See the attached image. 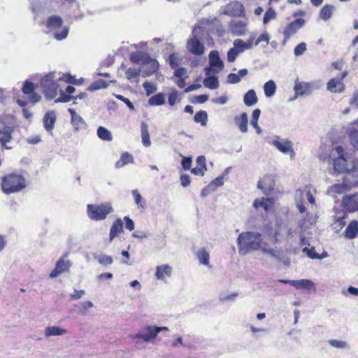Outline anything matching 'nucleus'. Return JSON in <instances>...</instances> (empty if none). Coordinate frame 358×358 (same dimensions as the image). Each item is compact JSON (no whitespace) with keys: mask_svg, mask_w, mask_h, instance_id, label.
I'll use <instances>...</instances> for the list:
<instances>
[{"mask_svg":"<svg viewBox=\"0 0 358 358\" xmlns=\"http://www.w3.org/2000/svg\"><path fill=\"white\" fill-rule=\"evenodd\" d=\"M277 235L271 228L262 233L242 232L237 238L238 252L241 255H245L252 251L260 250L264 254L280 259L279 252L275 248L270 247V245H275L278 242Z\"/></svg>","mask_w":358,"mask_h":358,"instance_id":"1","label":"nucleus"},{"mask_svg":"<svg viewBox=\"0 0 358 358\" xmlns=\"http://www.w3.org/2000/svg\"><path fill=\"white\" fill-rule=\"evenodd\" d=\"M329 163L333 166V170L330 173H348L355 169L354 161L348 157L343 147L337 145L334 148L328 157Z\"/></svg>","mask_w":358,"mask_h":358,"instance_id":"2","label":"nucleus"},{"mask_svg":"<svg viewBox=\"0 0 358 358\" xmlns=\"http://www.w3.org/2000/svg\"><path fill=\"white\" fill-rule=\"evenodd\" d=\"M1 186L3 192L7 194L17 192L25 187V180L20 175L10 174L3 178Z\"/></svg>","mask_w":358,"mask_h":358,"instance_id":"3","label":"nucleus"},{"mask_svg":"<svg viewBox=\"0 0 358 358\" xmlns=\"http://www.w3.org/2000/svg\"><path fill=\"white\" fill-rule=\"evenodd\" d=\"M204 29L201 27H196L192 31V36L187 42V49L194 55L201 56L204 53L205 47L203 43L199 38L202 35Z\"/></svg>","mask_w":358,"mask_h":358,"instance_id":"4","label":"nucleus"},{"mask_svg":"<svg viewBox=\"0 0 358 358\" xmlns=\"http://www.w3.org/2000/svg\"><path fill=\"white\" fill-rule=\"evenodd\" d=\"M88 217L95 221L105 220L107 215L113 211L110 203L100 205L88 204L87 206Z\"/></svg>","mask_w":358,"mask_h":358,"instance_id":"5","label":"nucleus"},{"mask_svg":"<svg viewBox=\"0 0 358 358\" xmlns=\"http://www.w3.org/2000/svg\"><path fill=\"white\" fill-rule=\"evenodd\" d=\"M357 185L358 180L357 178L352 176H345L342 183L334 184L329 187L327 189V194L333 197H336L338 194H343Z\"/></svg>","mask_w":358,"mask_h":358,"instance_id":"6","label":"nucleus"},{"mask_svg":"<svg viewBox=\"0 0 358 358\" xmlns=\"http://www.w3.org/2000/svg\"><path fill=\"white\" fill-rule=\"evenodd\" d=\"M41 85L47 99H52L57 94L58 85L54 81V73H50L41 78Z\"/></svg>","mask_w":358,"mask_h":358,"instance_id":"7","label":"nucleus"},{"mask_svg":"<svg viewBox=\"0 0 358 358\" xmlns=\"http://www.w3.org/2000/svg\"><path fill=\"white\" fill-rule=\"evenodd\" d=\"M210 67H206L204 71L206 76H210L213 73H218L224 68L223 62L220 59L219 53L216 50H213L209 54Z\"/></svg>","mask_w":358,"mask_h":358,"instance_id":"8","label":"nucleus"},{"mask_svg":"<svg viewBox=\"0 0 358 358\" xmlns=\"http://www.w3.org/2000/svg\"><path fill=\"white\" fill-rule=\"evenodd\" d=\"M305 24V20L302 18H298L287 24L283 30L284 39L283 44H285L291 36L294 35Z\"/></svg>","mask_w":358,"mask_h":358,"instance_id":"9","label":"nucleus"},{"mask_svg":"<svg viewBox=\"0 0 358 358\" xmlns=\"http://www.w3.org/2000/svg\"><path fill=\"white\" fill-rule=\"evenodd\" d=\"M271 144L283 154H290L291 159L295 156V152L293 149V143L289 139H280L279 136L273 140Z\"/></svg>","mask_w":358,"mask_h":358,"instance_id":"10","label":"nucleus"},{"mask_svg":"<svg viewBox=\"0 0 358 358\" xmlns=\"http://www.w3.org/2000/svg\"><path fill=\"white\" fill-rule=\"evenodd\" d=\"M145 333L138 332L134 335L131 336L133 339H141L145 343L152 342L157 336L158 331L157 326L148 325L145 327Z\"/></svg>","mask_w":358,"mask_h":358,"instance_id":"11","label":"nucleus"},{"mask_svg":"<svg viewBox=\"0 0 358 358\" xmlns=\"http://www.w3.org/2000/svg\"><path fill=\"white\" fill-rule=\"evenodd\" d=\"M244 11L245 9L243 4L238 1L231 2L226 6L222 8V13L229 16H243Z\"/></svg>","mask_w":358,"mask_h":358,"instance_id":"12","label":"nucleus"},{"mask_svg":"<svg viewBox=\"0 0 358 358\" xmlns=\"http://www.w3.org/2000/svg\"><path fill=\"white\" fill-rule=\"evenodd\" d=\"M71 266L72 262L70 260L61 258L57 262L55 269L50 273V277L54 278L63 273L68 272Z\"/></svg>","mask_w":358,"mask_h":358,"instance_id":"13","label":"nucleus"},{"mask_svg":"<svg viewBox=\"0 0 358 358\" xmlns=\"http://www.w3.org/2000/svg\"><path fill=\"white\" fill-rule=\"evenodd\" d=\"M142 76L149 77L156 73L159 69V63L156 59H152L150 57L143 64Z\"/></svg>","mask_w":358,"mask_h":358,"instance_id":"14","label":"nucleus"},{"mask_svg":"<svg viewBox=\"0 0 358 358\" xmlns=\"http://www.w3.org/2000/svg\"><path fill=\"white\" fill-rule=\"evenodd\" d=\"M342 204L349 212L358 211V193L344 196Z\"/></svg>","mask_w":358,"mask_h":358,"instance_id":"15","label":"nucleus"},{"mask_svg":"<svg viewBox=\"0 0 358 358\" xmlns=\"http://www.w3.org/2000/svg\"><path fill=\"white\" fill-rule=\"evenodd\" d=\"M13 131L14 128L11 126H5L2 129H0V134L1 135L0 136V143L1 145L6 150H10L12 148L6 145V143L11 141Z\"/></svg>","mask_w":358,"mask_h":358,"instance_id":"16","label":"nucleus"},{"mask_svg":"<svg viewBox=\"0 0 358 358\" xmlns=\"http://www.w3.org/2000/svg\"><path fill=\"white\" fill-rule=\"evenodd\" d=\"M313 83H296L294 87L296 94L294 99L298 96L310 95L313 92Z\"/></svg>","mask_w":358,"mask_h":358,"instance_id":"17","label":"nucleus"},{"mask_svg":"<svg viewBox=\"0 0 358 358\" xmlns=\"http://www.w3.org/2000/svg\"><path fill=\"white\" fill-rule=\"evenodd\" d=\"M327 88L333 93H341L345 90V85L338 78H332L327 83Z\"/></svg>","mask_w":358,"mask_h":358,"instance_id":"18","label":"nucleus"},{"mask_svg":"<svg viewBox=\"0 0 358 358\" xmlns=\"http://www.w3.org/2000/svg\"><path fill=\"white\" fill-rule=\"evenodd\" d=\"M56 122V114L53 110L47 112L43 117V124L45 129L51 132L54 129V126Z\"/></svg>","mask_w":358,"mask_h":358,"instance_id":"19","label":"nucleus"},{"mask_svg":"<svg viewBox=\"0 0 358 358\" xmlns=\"http://www.w3.org/2000/svg\"><path fill=\"white\" fill-rule=\"evenodd\" d=\"M71 117V124L76 131L82 129L85 125V120L79 115L74 109L69 108Z\"/></svg>","mask_w":358,"mask_h":358,"instance_id":"20","label":"nucleus"},{"mask_svg":"<svg viewBox=\"0 0 358 358\" xmlns=\"http://www.w3.org/2000/svg\"><path fill=\"white\" fill-rule=\"evenodd\" d=\"M123 232V222L121 219L116 220L111 226L109 234V243L120 233Z\"/></svg>","mask_w":358,"mask_h":358,"instance_id":"21","label":"nucleus"},{"mask_svg":"<svg viewBox=\"0 0 358 358\" xmlns=\"http://www.w3.org/2000/svg\"><path fill=\"white\" fill-rule=\"evenodd\" d=\"M234 122L242 133L248 131V117L246 113H241L234 117Z\"/></svg>","mask_w":358,"mask_h":358,"instance_id":"22","label":"nucleus"},{"mask_svg":"<svg viewBox=\"0 0 358 358\" xmlns=\"http://www.w3.org/2000/svg\"><path fill=\"white\" fill-rule=\"evenodd\" d=\"M245 22L242 20H233L230 22L229 27L234 34L241 36L245 33Z\"/></svg>","mask_w":358,"mask_h":358,"instance_id":"23","label":"nucleus"},{"mask_svg":"<svg viewBox=\"0 0 358 358\" xmlns=\"http://www.w3.org/2000/svg\"><path fill=\"white\" fill-rule=\"evenodd\" d=\"M358 236V222L353 220L350 222L345 231V236L348 239H354Z\"/></svg>","mask_w":358,"mask_h":358,"instance_id":"24","label":"nucleus"},{"mask_svg":"<svg viewBox=\"0 0 358 358\" xmlns=\"http://www.w3.org/2000/svg\"><path fill=\"white\" fill-rule=\"evenodd\" d=\"M248 71L246 69H243L238 71V73H231L227 76V82L230 84H236L241 81V78L246 76Z\"/></svg>","mask_w":358,"mask_h":358,"instance_id":"25","label":"nucleus"},{"mask_svg":"<svg viewBox=\"0 0 358 358\" xmlns=\"http://www.w3.org/2000/svg\"><path fill=\"white\" fill-rule=\"evenodd\" d=\"M253 39L250 38L247 41H243L241 39H236L234 41V48L238 51L239 53L250 49L252 47Z\"/></svg>","mask_w":358,"mask_h":358,"instance_id":"26","label":"nucleus"},{"mask_svg":"<svg viewBox=\"0 0 358 358\" xmlns=\"http://www.w3.org/2000/svg\"><path fill=\"white\" fill-rule=\"evenodd\" d=\"M172 272V268L168 265L164 264L157 266L155 275L159 280H164V275L170 276Z\"/></svg>","mask_w":358,"mask_h":358,"instance_id":"27","label":"nucleus"},{"mask_svg":"<svg viewBox=\"0 0 358 358\" xmlns=\"http://www.w3.org/2000/svg\"><path fill=\"white\" fill-rule=\"evenodd\" d=\"M292 286H294L296 289H315V283L310 280L308 279L294 280Z\"/></svg>","mask_w":358,"mask_h":358,"instance_id":"28","label":"nucleus"},{"mask_svg":"<svg viewBox=\"0 0 358 358\" xmlns=\"http://www.w3.org/2000/svg\"><path fill=\"white\" fill-rule=\"evenodd\" d=\"M62 24V19L57 15H52L48 17L46 27L50 30H55L59 28Z\"/></svg>","mask_w":358,"mask_h":358,"instance_id":"29","label":"nucleus"},{"mask_svg":"<svg viewBox=\"0 0 358 358\" xmlns=\"http://www.w3.org/2000/svg\"><path fill=\"white\" fill-rule=\"evenodd\" d=\"M66 333V330L57 326H51L46 327L45 329V337L53 336H61Z\"/></svg>","mask_w":358,"mask_h":358,"instance_id":"30","label":"nucleus"},{"mask_svg":"<svg viewBox=\"0 0 358 358\" xmlns=\"http://www.w3.org/2000/svg\"><path fill=\"white\" fill-rule=\"evenodd\" d=\"M243 101L247 106H252L256 104L258 101V98L255 90H250L248 91L244 95Z\"/></svg>","mask_w":358,"mask_h":358,"instance_id":"31","label":"nucleus"},{"mask_svg":"<svg viewBox=\"0 0 358 358\" xmlns=\"http://www.w3.org/2000/svg\"><path fill=\"white\" fill-rule=\"evenodd\" d=\"M206 78L203 80V85L210 90H216L219 87V80L217 77L208 76Z\"/></svg>","mask_w":358,"mask_h":358,"instance_id":"32","label":"nucleus"},{"mask_svg":"<svg viewBox=\"0 0 358 358\" xmlns=\"http://www.w3.org/2000/svg\"><path fill=\"white\" fill-rule=\"evenodd\" d=\"M261 114V110L259 108H256L253 110L252 114V119L250 121V124L256 129V132L258 134L262 133V129L258 125V120Z\"/></svg>","mask_w":358,"mask_h":358,"instance_id":"33","label":"nucleus"},{"mask_svg":"<svg viewBox=\"0 0 358 358\" xmlns=\"http://www.w3.org/2000/svg\"><path fill=\"white\" fill-rule=\"evenodd\" d=\"M133 156L128 152H124L122 154L120 160L115 163V167L119 169L122 166L133 162Z\"/></svg>","mask_w":358,"mask_h":358,"instance_id":"34","label":"nucleus"},{"mask_svg":"<svg viewBox=\"0 0 358 358\" xmlns=\"http://www.w3.org/2000/svg\"><path fill=\"white\" fill-rule=\"evenodd\" d=\"M141 138L144 146L149 147L151 144L150 135L148 133V127L145 122L141 123Z\"/></svg>","mask_w":358,"mask_h":358,"instance_id":"35","label":"nucleus"},{"mask_svg":"<svg viewBox=\"0 0 358 358\" xmlns=\"http://www.w3.org/2000/svg\"><path fill=\"white\" fill-rule=\"evenodd\" d=\"M334 10V7L332 5L327 4L324 6L320 12V18L325 21L329 20L331 17Z\"/></svg>","mask_w":358,"mask_h":358,"instance_id":"36","label":"nucleus"},{"mask_svg":"<svg viewBox=\"0 0 358 358\" xmlns=\"http://www.w3.org/2000/svg\"><path fill=\"white\" fill-rule=\"evenodd\" d=\"M264 91L266 97L273 96L276 91V85L273 80L267 81L264 85Z\"/></svg>","mask_w":358,"mask_h":358,"instance_id":"37","label":"nucleus"},{"mask_svg":"<svg viewBox=\"0 0 358 358\" xmlns=\"http://www.w3.org/2000/svg\"><path fill=\"white\" fill-rule=\"evenodd\" d=\"M98 137L103 141H110L113 139L110 131L104 127L100 126L96 131Z\"/></svg>","mask_w":358,"mask_h":358,"instance_id":"38","label":"nucleus"},{"mask_svg":"<svg viewBox=\"0 0 358 358\" xmlns=\"http://www.w3.org/2000/svg\"><path fill=\"white\" fill-rule=\"evenodd\" d=\"M196 257L201 264L205 266L209 265L210 255L206 249H200L196 253Z\"/></svg>","mask_w":358,"mask_h":358,"instance_id":"39","label":"nucleus"},{"mask_svg":"<svg viewBox=\"0 0 358 358\" xmlns=\"http://www.w3.org/2000/svg\"><path fill=\"white\" fill-rule=\"evenodd\" d=\"M150 106H162L165 103V97L163 93H158L151 96L148 100Z\"/></svg>","mask_w":358,"mask_h":358,"instance_id":"40","label":"nucleus"},{"mask_svg":"<svg viewBox=\"0 0 358 358\" xmlns=\"http://www.w3.org/2000/svg\"><path fill=\"white\" fill-rule=\"evenodd\" d=\"M113 81H110V83H112ZM109 85V82L105 81L102 79H99L93 83H92L89 87L88 90L90 92H93L97 90L100 89H105L107 88Z\"/></svg>","mask_w":358,"mask_h":358,"instance_id":"41","label":"nucleus"},{"mask_svg":"<svg viewBox=\"0 0 358 358\" xmlns=\"http://www.w3.org/2000/svg\"><path fill=\"white\" fill-rule=\"evenodd\" d=\"M148 57L149 55L146 53L142 52H136L131 55V60L133 62L141 64L143 65Z\"/></svg>","mask_w":358,"mask_h":358,"instance_id":"42","label":"nucleus"},{"mask_svg":"<svg viewBox=\"0 0 358 358\" xmlns=\"http://www.w3.org/2000/svg\"><path fill=\"white\" fill-rule=\"evenodd\" d=\"M194 120L196 123H200L202 126H206L208 121V114L204 110L197 112L194 117Z\"/></svg>","mask_w":358,"mask_h":358,"instance_id":"43","label":"nucleus"},{"mask_svg":"<svg viewBox=\"0 0 358 358\" xmlns=\"http://www.w3.org/2000/svg\"><path fill=\"white\" fill-rule=\"evenodd\" d=\"M94 258L100 264L103 266L110 265L113 262V257L105 254H100L99 255H94Z\"/></svg>","mask_w":358,"mask_h":358,"instance_id":"44","label":"nucleus"},{"mask_svg":"<svg viewBox=\"0 0 358 358\" xmlns=\"http://www.w3.org/2000/svg\"><path fill=\"white\" fill-rule=\"evenodd\" d=\"M345 214L343 213L342 215H337L336 217V220L333 224V228L336 231H339L345 225L346 222L345 221Z\"/></svg>","mask_w":358,"mask_h":358,"instance_id":"45","label":"nucleus"},{"mask_svg":"<svg viewBox=\"0 0 358 358\" xmlns=\"http://www.w3.org/2000/svg\"><path fill=\"white\" fill-rule=\"evenodd\" d=\"M277 18V13L275 10L272 8H269L266 10L263 17V24H267L271 20H275Z\"/></svg>","mask_w":358,"mask_h":358,"instance_id":"46","label":"nucleus"},{"mask_svg":"<svg viewBox=\"0 0 358 358\" xmlns=\"http://www.w3.org/2000/svg\"><path fill=\"white\" fill-rule=\"evenodd\" d=\"M131 193L134 196L135 203L138 206V207L144 208L145 206V201L144 199H143L142 196H141L138 190H133Z\"/></svg>","mask_w":358,"mask_h":358,"instance_id":"47","label":"nucleus"},{"mask_svg":"<svg viewBox=\"0 0 358 358\" xmlns=\"http://www.w3.org/2000/svg\"><path fill=\"white\" fill-rule=\"evenodd\" d=\"M329 344L335 348L338 349H345L348 348V345L345 341L336 340V339H331L328 341Z\"/></svg>","mask_w":358,"mask_h":358,"instance_id":"48","label":"nucleus"},{"mask_svg":"<svg viewBox=\"0 0 358 358\" xmlns=\"http://www.w3.org/2000/svg\"><path fill=\"white\" fill-rule=\"evenodd\" d=\"M76 97L69 94H66L63 91L60 92V96L55 99V103H66L71 100H76Z\"/></svg>","mask_w":358,"mask_h":358,"instance_id":"49","label":"nucleus"},{"mask_svg":"<svg viewBox=\"0 0 358 358\" xmlns=\"http://www.w3.org/2000/svg\"><path fill=\"white\" fill-rule=\"evenodd\" d=\"M140 69H137L135 68H129L125 72V76L128 80H131L137 78L140 75Z\"/></svg>","mask_w":358,"mask_h":358,"instance_id":"50","label":"nucleus"},{"mask_svg":"<svg viewBox=\"0 0 358 358\" xmlns=\"http://www.w3.org/2000/svg\"><path fill=\"white\" fill-rule=\"evenodd\" d=\"M143 86L146 92L147 96H150L157 91L156 85L154 83H150L148 81H145Z\"/></svg>","mask_w":358,"mask_h":358,"instance_id":"51","label":"nucleus"},{"mask_svg":"<svg viewBox=\"0 0 358 358\" xmlns=\"http://www.w3.org/2000/svg\"><path fill=\"white\" fill-rule=\"evenodd\" d=\"M22 92L24 94H31L34 92V84L29 80H26L22 87Z\"/></svg>","mask_w":358,"mask_h":358,"instance_id":"52","label":"nucleus"},{"mask_svg":"<svg viewBox=\"0 0 358 358\" xmlns=\"http://www.w3.org/2000/svg\"><path fill=\"white\" fill-rule=\"evenodd\" d=\"M169 64L172 69H176L179 65V57L177 54L173 53L170 55L169 58Z\"/></svg>","mask_w":358,"mask_h":358,"instance_id":"53","label":"nucleus"},{"mask_svg":"<svg viewBox=\"0 0 358 358\" xmlns=\"http://www.w3.org/2000/svg\"><path fill=\"white\" fill-rule=\"evenodd\" d=\"M306 50V44L305 43H301L297 45L294 50V55L296 57L302 55Z\"/></svg>","mask_w":358,"mask_h":358,"instance_id":"54","label":"nucleus"},{"mask_svg":"<svg viewBox=\"0 0 358 358\" xmlns=\"http://www.w3.org/2000/svg\"><path fill=\"white\" fill-rule=\"evenodd\" d=\"M224 185V177L223 176H219L217 177L215 179H214L210 184V186H212V189H213V191H215L217 187H221Z\"/></svg>","mask_w":358,"mask_h":358,"instance_id":"55","label":"nucleus"},{"mask_svg":"<svg viewBox=\"0 0 358 358\" xmlns=\"http://www.w3.org/2000/svg\"><path fill=\"white\" fill-rule=\"evenodd\" d=\"M352 145L358 150V131H353L350 135Z\"/></svg>","mask_w":358,"mask_h":358,"instance_id":"56","label":"nucleus"},{"mask_svg":"<svg viewBox=\"0 0 358 358\" xmlns=\"http://www.w3.org/2000/svg\"><path fill=\"white\" fill-rule=\"evenodd\" d=\"M174 76L179 78H185L187 77V71L184 67L177 68L174 71Z\"/></svg>","mask_w":358,"mask_h":358,"instance_id":"57","label":"nucleus"},{"mask_svg":"<svg viewBox=\"0 0 358 358\" xmlns=\"http://www.w3.org/2000/svg\"><path fill=\"white\" fill-rule=\"evenodd\" d=\"M238 54H239V52L236 50V48H232L229 49V50L227 52V60L229 62H233L236 59V58Z\"/></svg>","mask_w":358,"mask_h":358,"instance_id":"58","label":"nucleus"},{"mask_svg":"<svg viewBox=\"0 0 358 358\" xmlns=\"http://www.w3.org/2000/svg\"><path fill=\"white\" fill-rule=\"evenodd\" d=\"M85 294V291L83 289H74L73 293L70 294L71 299L77 300L81 299Z\"/></svg>","mask_w":358,"mask_h":358,"instance_id":"59","label":"nucleus"},{"mask_svg":"<svg viewBox=\"0 0 358 358\" xmlns=\"http://www.w3.org/2000/svg\"><path fill=\"white\" fill-rule=\"evenodd\" d=\"M302 252L306 253L311 259H320L318 255L315 252V249L313 248L309 249L306 247L302 249Z\"/></svg>","mask_w":358,"mask_h":358,"instance_id":"60","label":"nucleus"},{"mask_svg":"<svg viewBox=\"0 0 358 358\" xmlns=\"http://www.w3.org/2000/svg\"><path fill=\"white\" fill-rule=\"evenodd\" d=\"M115 97H116L117 99H119V100H120V101H123V102H124V103L128 106V108H129L130 110H134V104H133V103L129 101V99H127V98H126V97L123 96L122 95H120V94H115Z\"/></svg>","mask_w":358,"mask_h":358,"instance_id":"61","label":"nucleus"},{"mask_svg":"<svg viewBox=\"0 0 358 358\" xmlns=\"http://www.w3.org/2000/svg\"><path fill=\"white\" fill-rule=\"evenodd\" d=\"M208 96L206 94L198 95L194 97L192 103H203L208 100Z\"/></svg>","mask_w":358,"mask_h":358,"instance_id":"62","label":"nucleus"},{"mask_svg":"<svg viewBox=\"0 0 358 358\" xmlns=\"http://www.w3.org/2000/svg\"><path fill=\"white\" fill-rule=\"evenodd\" d=\"M81 308L79 310V312L82 314L85 313V310L93 307V303L92 301H84L80 303Z\"/></svg>","mask_w":358,"mask_h":358,"instance_id":"63","label":"nucleus"},{"mask_svg":"<svg viewBox=\"0 0 358 358\" xmlns=\"http://www.w3.org/2000/svg\"><path fill=\"white\" fill-rule=\"evenodd\" d=\"M178 99V92L176 90L173 91L169 95L168 101L169 103L173 106L176 104Z\"/></svg>","mask_w":358,"mask_h":358,"instance_id":"64","label":"nucleus"}]
</instances>
